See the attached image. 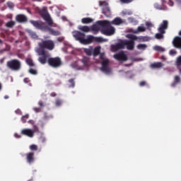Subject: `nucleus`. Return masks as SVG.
Listing matches in <instances>:
<instances>
[{
    "label": "nucleus",
    "instance_id": "774afa93",
    "mask_svg": "<svg viewBox=\"0 0 181 181\" xmlns=\"http://www.w3.org/2000/svg\"><path fill=\"white\" fill-rule=\"evenodd\" d=\"M46 141V139L44 138L42 139V142H45Z\"/></svg>",
    "mask_w": 181,
    "mask_h": 181
},
{
    "label": "nucleus",
    "instance_id": "1a4fd4ad",
    "mask_svg": "<svg viewBox=\"0 0 181 181\" xmlns=\"http://www.w3.org/2000/svg\"><path fill=\"white\" fill-rule=\"evenodd\" d=\"M102 67L101 70L104 73H111V69H110V59H105L104 61H102L101 62Z\"/></svg>",
    "mask_w": 181,
    "mask_h": 181
},
{
    "label": "nucleus",
    "instance_id": "79ce46f5",
    "mask_svg": "<svg viewBox=\"0 0 181 181\" xmlns=\"http://www.w3.org/2000/svg\"><path fill=\"white\" fill-rule=\"evenodd\" d=\"M62 102L61 100H57L55 102V105H57V107H60V105H62Z\"/></svg>",
    "mask_w": 181,
    "mask_h": 181
},
{
    "label": "nucleus",
    "instance_id": "69168bd1",
    "mask_svg": "<svg viewBox=\"0 0 181 181\" xmlns=\"http://www.w3.org/2000/svg\"><path fill=\"white\" fill-rule=\"evenodd\" d=\"M161 59H162V60H166V58H165V57H163V56L161 57Z\"/></svg>",
    "mask_w": 181,
    "mask_h": 181
},
{
    "label": "nucleus",
    "instance_id": "ea45409f",
    "mask_svg": "<svg viewBox=\"0 0 181 181\" xmlns=\"http://www.w3.org/2000/svg\"><path fill=\"white\" fill-rule=\"evenodd\" d=\"M176 65L181 66V56H179L176 60Z\"/></svg>",
    "mask_w": 181,
    "mask_h": 181
},
{
    "label": "nucleus",
    "instance_id": "473e14b6",
    "mask_svg": "<svg viewBox=\"0 0 181 181\" xmlns=\"http://www.w3.org/2000/svg\"><path fill=\"white\" fill-rule=\"evenodd\" d=\"M154 50H156V52H165V48H163L160 46L156 45L154 47Z\"/></svg>",
    "mask_w": 181,
    "mask_h": 181
},
{
    "label": "nucleus",
    "instance_id": "393cba45",
    "mask_svg": "<svg viewBox=\"0 0 181 181\" xmlns=\"http://www.w3.org/2000/svg\"><path fill=\"white\" fill-rule=\"evenodd\" d=\"M79 30H81L82 32H86V33H88V32H90V30H91L90 27H88L87 25L80 26Z\"/></svg>",
    "mask_w": 181,
    "mask_h": 181
},
{
    "label": "nucleus",
    "instance_id": "5701e85b",
    "mask_svg": "<svg viewBox=\"0 0 181 181\" xmlns=\"http://www.w3.org/2000/svg\"><path fill=\"white\" fill-rule=\"evenodd\" d=\"M92 37L91 43H93V42H98V43H103V42H105V40L101 37H94L92 35Z\"/></svg>",
    "mask_w": 181,
    "mask_h": 181
},
{
    "label": "nucleus",
    "instance_id": "c756f323",
    "mask_svg": "<svg viewBox=\"0 0 181 181\" xmlns=\"http://www.w3.org/2000/svg\"><path fill=\"white\" fill-rule=\"evenodd\" d=\"M68 83H69V87L74 88L76 87V82L74 81V78H71L68 81Z\"/></svg>",
    "mask_w": 181,
    "mask_h": 181
},
{
    "label": "nucleus",
    "instance_id": "c85d7f7f",
    "mask_svg": "<svg viewBox=\"0 0 181 181\" xmlns=\"http://www.w3.org/2000/svg\"><path fill=\"white\" fill-rule=\"evenodd\" d=\"M146 47H148V45H146L145 44H139L137 45L138 50H146Z\"/></svg>",
    "mask_w": 181,
    "mask_h": 181
},
{
    "label": "nucleus",
    "instance_id": "0e129e2a",
    "mask_svg": "<svg viewBox=\"0 0 181 181\" xmlns=\"http://www.w3.org/2000/svg\"><path fill=\"white\" fill-rule=\"evenodd\" d=\"M1 90H2V83H1V82H0V91H1Z\"/></svg>",
    "mask_w": 181,
    "mask_h": 181
},
{
    "label": "nucleus",
    "instance_id": "de8ad7c7",
    "mask_svg": "<svg viewBox=\"0 0 181 181\" xmlns=\"http://www.w3.org/2000/svg\"><path fill=\"white\" fill-rule=\"evenodd\" d=\"M31 37H33V39H37V35H36L35 33H32Z\"/></svg>",
    "mask_w": 181,
    "mask_h": 181
},
{
    "label": "nucleus",
    "instance_id": "7ed1b4c3",
    "mask_svg": "<svg viewBox=\"0 0 181 181\" xmlns=\"http://www.w3.org/2000/svg\"><path fill=\"white\" fill-rule=\"evenodd\" d=\"M97 25L100 26V32L105 36H112L115 33V28L111 25V22L107 20L97 21Z\"/></svg>",
    "mask_w": 181,
    "mask_h": 181
},
{
    "label": "nucleus",
    "instance_id": "cd10ccee",
    "mask_svg": "<svg viewBox=\"0 0 181 181\" xmlns=\"http://www.w3.org/2000/svg\"><path fill=\"white\" fill-rule=\"evenodd\" d=\"M83 52L87 54V56H92L93 54V49L91 48H85Z\"/></svg>",
    "mask_w": 181,
    "mask_h": 181
},
{
    "label": "nucleus",
    "instance_id": "7c9ffc66",
    "mask_svg": "<svg viewBox=\"0 0 181 181\" xmlns=\"http://www.w3.org/2000/svg\"><path fill=\"white\" fill-rule=\"evenodd\" d=\"M25 62H26L27 64L30 66V67L35 66V63H33V60L32 59L28 58L26 59Z\"/></svg>",
    "mask_w": 181,
    "mask_h": 181
},
{
    "label": "nucleus",
    "instance_id": "39448f33",
    "mask_svg": "<svg viewBox=\"0 0 181 181\" xmlns=\"http://www.w3.org/2000/svg\"><path fill=\"white\" fill-rule=\"evenodd\" d=\"M6 67L12 71H19L22 69V62L19 59H11L6 62Z\"/></svg>",
    "mask_w": 181,
    "mask_h": 181
},
{
    "label": "nucleus",
    "instance_id": "4468645a",
    "mask_svg": "<svg viewBox=\"0 0 181 181\" xmlns=\"http://www.w3.org/2000/svg\"><path fill=\"white\" fill-rule=\"evenodd\" d=\"M22 135H25V136H28L29 138H33L35 135V131L30 129H23L21 131Z\"/></svg>",
    "mask_w": 181,
    "mask_h": 181
},
{
    "label": "nucleus",
    "instance_id": "052dcab7",
    "mask_svg": "<svg viewBox=\"0 0 181 181\" xmlns=\"http://www.w3.org/2000/svg\"><path fill=\"white\" fill-rule=\"evenodd\" d=\"M177 4H181V0H175Z\"/></svg>",
    "mask_w": 181,
    "mask_h": 181
},
{
    "label": "nucleus",
    "instance_id": "a878e982",
    "mask_svg": "<svg viewBox=\"0 0 181 181\" xmlns=\"http://www.w3.org/2000/svg\"><path fill=\"white\" fill-rule=\"evenodd\" d=\"M92 54L95 57V56H98L100 54V47H96L94 49H92Z\"/></svg>",
    "mask_w": 181,
    "mask_h": 181
},
{
    "label": "nucleus",
    "instance_id": "c03bdc74",
    "mask_svg": "<svg viewBox=\"0 0 181 181\" xmlns=\"http://www.w3.org/2000/svg\"><path fill=\"white\" fill-rule=\"evenodd\" d=\"M132 1L134 0H120V2H122V4H130Z\"/></svg>",
    "mask_w": 181,
    "mask_h": 181
},
{
    "label": "nucleus",
    "instance_id": "338daca9",
    "mask_svg": "<svg viewBox=\"0 0 181 181\" xmlns=\"http://www.w3.org/2000/svg\"><path fill=\"white\" fill-rule=\"evenodd\" d=\"M2 43H4V41H2V40L0 39V45H2Z\"/></svg>",
    "mask_w": 181,
    "mask_h": 181
},
{
    "label": "nucleus",
    "instance_id": "f3484780",
    "mask_svg": "<svg viewBox=\"0 0 181 181\" xmlns=\"http://www.w3.org/2000/svg\"><path fill=\"white\" fill-rule=\"evenodd\" d=\"M16 19L17 22L22 23V22H28V18L23 14H18L16 16Z\"/></svg>",
    "mask_w": 181,
    "mask_h": 181
},
{
    "label": "nucleus",
    "instance_id": "bb28decb",
    "mask_svg": "<svg viewBox=\"0 0 181 181\" xmlns=\"http://www.w3.org/2000/svg\"><path fill=\"white\" fill-rule=\"evenodd\" d=\"M146 30V28H145V27L139 26L137 28V30L133 31V33H139L141 32H145Z\"/></svg>",
    "mask_w": 181,
    "mask_h": 181
},
{
    "label": "nucleus",
    "instance_id": "2eb2a0df",
    "mask_svg": "<svg viewBox=\"0 0 181 181\" xmlns=\"http://www.w3.org/2000/svg\"><path fill=\"white\" fill-rule=\"evenodd\" d=\"M45 32H49V35H52V36H60L62 35V33L59 30H56L50 27H47V30Z\"/></svg>",
    "mask_w": 181,
    "mask_h": 181
},
{
    "label": "nucleus",
    "instance_id": "f257e3e1",
    "mask_svg": "<svg viewBox=\"0 0 181 181\" xmlns=\"http://www.w3.org/2000/svg\"><path fill=\"white\" fill-rule=\"evenodd\" d=\"M126 37L129 40H123L115 45H112V50H119V49H125L127 50H134L135 49V42H146V37H138L134 34H127Z\"/></svg>",
    "mask_w": 181,
    "mask_h": 181
},
{
    "label": "nucleus",
    "instance_id": "6e6552de",
    "mask_svg": "<svg viewBox=\"0 0 181 181\" xmlns=\"http://www.w3.org/2000/svg\"><path fill=\"white\" fill-rule=\"evenodd\" d=\"M30 23L33 25L36 29H40V30H43L44 32H46L47 27L49 26L41 21H31Z\"/></svg>",
    "mask_w": 181,
    "mask_h": 181
},
{
    "label": "nucleus",
    "instance_id": "ddd939ff",
    "mask_svg": "<svg viewBox=\"0 0 181 181\" xmlns=\"http://www.w3.org/2000/svg\"><path fill=\"white\" fill-rule=\"evenodd\" d=\"M179 35L181 36V30L179 32ZM174 47L181 49V37H175L173 41Z\"/></svg>",
    "mask_w": 181,
    "mask_h": 181
},
{
    "label": "nucleus",
    "instance_id": "603ef678",
    "mask_svg": "<svg viewBox=\"0 0 181 181\" xmlns=\"http://www.w3.org/2000/svg\"><path fill=\"white\" fill-rule=\"evenodd\" d=\"M168 5H170V6H173L174 5L173 1L172 0H169Z\"/></svg>",
    "mask_w": 181,
    "mask_h": 181
},
{
    "label": "nucleus",
    "instance_id": "f8f14e48",
    "mask_svg": "<svg viewBox=\"0 0 181 181\" xmlns=\"http://www.w3.org/2000/svg\"><path fill=\"white\" fill-rule=\"evenodd\" d=\"M25 158H26V162L29 165H33V163H35V153L33 152H29L25 154Z\"/></svg>",
    "mask_w": 181,
    "mask_h": 181
},
{
    "label": "nucleus",
    "instance_id": "412c9836",
    "mask_svg": "<svg viewBox=\"0 0 181 181\" xmlns=\"http://www.w3.org/2000/svg\"><path fill=\"white\" fill-rule=\"evenodd\" d=\"M81 22L83 25H88V23H93V22H94V20L90 17H87L82 18Z\"/></svg>",
    "mask_w": 181,
    "mask_h": 181
},
{
    "label": "nucleus",
    "instance_id": "3c124183",
    "mask_svg": "<svg viewBox=\"0 0 181 181\" xmlns=\"http://www.w3.org/2000/svg\"><path fill=\"white\" fill-rule=\"evenodd\" d=\"M64 40V37H59L57 38L58 42H63Z\"/></svg>",
    "mask_w": 181,
    "mask_h": 181
},
{
    "label": "nucleus",
    "instance_id": "aec40b11",
    "mask_svg": "<svg viewBox=\"0 0 181 181\" xmlns=\"http://www.w3.org/2000/svg\"><path fill=\"white\" fill-rule=\"evenodd\" d=\"M103 13L105 14L107 18H110L111 16V9L110 8V6L104 7L103 8Z\"/></svg>",
    "mask_w": 181,
    "mask_h": 181
},
{
    "label": "nucleus",
    "instance_id": "4be33fe9",
    "mask_svg": "<svg viewBox=\"0 0 181 181\" xmlns=\"http://www.w3.org/2000/svg\"><path fill=\"white\" fill-rule=\"evenodd\" d=\"M122 23V19H121L119 17L115 18L112 22H110V25H119Z\"/></svg>",
    "mask_w": 181,
    "mask_h": 181
},
{
    "label": "nucleus",
    "instance_id": "0eeeda50",
    "mask_svg": "<svg viewBox=\"0 0 181 181\" xmlns=\"http://www.w3.org/2000/svg\"><path fill=\"white\" fill-rule=\"evenodd\" d=\"M40 15L44 21L47 22L49 26H53V21L52 20V18H50V15L47 13V11L45 9L41 10L40 11Z\"/></svg>",
    "mask_w": 181,
    "mask_h": 181
},
{
    "label": "nucleus",
    "instance_id": "72a5a7b5",
    "mask_svg": "<svg viewBox=\"0 0 181 181\" xmlns=\"http://www.w3.org/2000/svg\"><path fill=\"white\" fill-rule=\"evenodd\" d=\"M165 33H156L155 35L156 39H163V35H165Z\"/></svg>",
    "mask_w": 181,
    "mask_h": 181
},
{
    "label": "nucleus",
    "instance_id": "2f4dec72",
    "mask_svg": "<svg viewBox=\"0 0 181 181\" xmlns=\"http://www.w3.org/2000/svg\"><path fill=\"white\" fill-rule=\"evenodd\" d=\"M99 25H93L91 27H90V29L91 30H93V32H99L100 31V28L98 27Z\"/></svg>",
    "mask_w": 181,
    "mask_h": 181
},
{
    "label": "nucleus",
    "instance_id": "4d7b16f0",
    "mask_svg": "<svg viewBox=\"0 0 181 181\" xmlns=\"http://www.w3.org/2000/svg\"><path fill=\"white\" fill-rule=\"evenodd\" d=\"M5 62V57L0 59V64H4V62Z\"/></svg>",
    "mask_w": 181,
    "mask_h": 181
},
{
    "label": "nucleus",
    "instance_id": "20e7f679",
    "mask_svg": "<svg viewBox=\"0 0 181 181\" xmlns=\"http://www.w3.org/2000/svg\"><path fill=\"white\" fill-rule=\"evenodd\" d=\"M74 37L76 40H78L80 43H82V45H90L93 40V35H88L86 39V34L80 31H76L74 33Z\"/></svg>",
    "mask_w": 181,
    "mask_h": 181
},
{
    "label": "nucleus",
    "instance_id": "b1692460",
    "mask_svg": "<svg viewBox=\"0 0 181 181\" xmlns=\"http://www.w3.org/2000/svg\"><path fill=\"white\" fill-rule=\"evenodd\" d=\"M180 83V77L179 76H175L174 77V81L171 84V87H176V84H179Z\"/></svg>",
    "mask_w": 181,
    "mask_h": 181
},
{
    "label": "nucleus",
    "instance_id": "a19ab883",
    "mask_svg": "<svg viewBox=\"0 0 181 181\" xmlns=\"http://www.w3.org/2000/svg\"><path fill=\"white\" fill-rule=\"evenodd\" d=\"M100 60H102V62L107 59H105V54H104V53H101L100 54Z\"/></svg>",
    "mask_w": 181,
    "mask_h": 181
},
{
    "label": "nucleus",
    "instance_id": "a18cd8bd",
    "mask_svg": "<svg viewBox=\"0 0 181 181\" xmlns=\"http://www.w3.org/2000/svg\"><path fill=\"white\" fill-rule=\"evenodd\" d=\"M177 52H176V50H175V49H171V50H170V54L171 55V56H175V54H176Z\"/></svg>",
    "mask_w": 181,
    "mask_h": 181
},
{
    "label": "nucleus",
    "instance_id": "864d4df0",
    "mask_svg": "<svg viewBox=\"0 0 181 181\" xmlns=\"http://www.w3.org/2000/svg\"><path fill=\"white\" fill-rule=\"evenodd\" d=\"M14 136H15V138H22V136L21 135H19L18 133H16L14 134Z\"/></svg>",
    "mask_w": 181,
    "mask_h": 181
},
{
    "label": "nucleus",
    "instance_id": "09e8293b",
    "mask_svg": "<svg viewBox=\"0 0 181 181\" xmlns=\"http://www.w3.org/2000/svg\"><path fill=\"white\" fill-rule=\"evenodd\" d=\"M35 112H40V107H33Z\"/></svg>",
    "mask_w": 181,
    "mask_h": 181
},
{
    "label": "nucleus",
    "instance_id": "dca6fc26",
    "mask_svg": "<svg viewBox=\"0 0 181 181\" xmlns=\"http://www.w3.org/2000/svg\"><path fill=\"white\" fill-rule=\"evenodd\" d=\"M81 64V61H78L76 62H74L71 66L73 67V69H75V70H84V66Z\"/></svg>",
    "mask_w": 181,
    "mask_h": 181
},
{
    "label": "nucleus",
    "instance_id": "bf43d9fd",
    "mask_svg": "<svg viewBox=\"0 0 181 181\" xmlns=\"http://www.w3.org/2000/svg\"><path fill=\"white\" fill-rule=\"evenodd\" d=\"M28 124H31V125H33V124H35V122L33 120H29Z\"/></svg>",
    "mask_w": 181,
    "mask_h": 181
},
{
    "label": "nucleus",
    "instance_id": "9b49d317",
    "mask_svg": "<svg viewBox=\"0 0 181 181\" xmlns=\"http://www.w3.org/2000/svg\"><path fill=\"white\" fill-rule=\"evenodd\" d=\"M113 57L115 60H118L119 62H127V60H128V57H127V54H125L124 52H120L115 54Z\"/></svg>",
    "mask_w": 181,
    "mask_h": 181
},
{
    "label": "nucleus",
    "instance_id": "37998d69",
    "mask_svg": "<svg viewBox=\"0 0 181 181\" xmlns=\"http://www.w3.org/2000/svg\"><path fill=\"white\" fill-rule=\"evenodd\" d=\"M146 85H147V83H146V81H141V82L139 83L140 87H144V86H146Z\"/></svg>",
    "mask_w": 181,
    "mask_h": 181
},
{
    "label": "nucleus",
    "instance_id": "4c0bfd02",
    "mask_svg": "<svg viewBox=\"0 0 181 181\" xmlns=\"http://www.w3.org/2000/svg\"><path fill=\"white\" fill-rule=\"evenodd\" d=\"M30 151H37V145L32 144L30 146Z\"/></svg>",
    "mask_w": 181,
    "mask_h": 181
},
{
    "label": "nucleus",
    "instance_id": "a211bd4d",
    "mask_svg": "<svg viewBox=\"0 0 181 181\" xmlns=\"http://www.w3.org/2000/svg\"><path fill=\"white\" fill-rule=\"evenodd\" d=\"M81 63H83V67H88V66H90V58L87 57H83V59L81 60Z\"/></svg>",
    "mask_w": 181,
    "mask_h": 181
},
{
    "label": "nucleus",
    "instance_id": "5fc2aeb1",
    "mask_svg": "<svg viewBox=\"0 0 181 181\" xmlns=\"http://www.w3.org/2000/svg\"><path fill=\"white\" fill-rule=\"evenodd\" d=\"M38 105H39L40 107H43V102H42V100H40V101L38 102Z\"/></svg>",
    "mask_w": 181,
    "mask_h": 181
},
{
    "label": "nucleus",
    "instance_id": "8fccbe9b",
    "mask_svg": "<svg viewBox=\"0 0 181 181\" xmlns=\"http://www.w3.org/2000/svg\"><path fill=\"white\" fill-rule=\"evenodd\" d=\"M24 83H25L26 84L30 83V80L29 79V78H25L23 80Z\"/></svg>",
    "mask_w": 181,
    "mask_h": 181
},
{
    "label": "nucleus",
    "instance_id": "49530a36",
    "mask_svg": "<svg viewBox=\"0 0 181 181\" xmlns=\"http://www.w3.org/2000/svg\"><path fill=\"white\" fill-rule=\"evenodd\" d=\"M146 26H147V28H152L153 25L152 23L151 22H146Z\"/></svg>",
    "mask_w": 181,
    "mask_h": 181
},
{
    "label": "nucleus",
    "instance_id": "f704fd0d",
    "mask_svg": "<svg viewBox=\"0 0 181 181\" xmlns=\"http://www.w3.org/2000/svg\"><path fill=\"white\" fill-rule=\"evenodd\" d=\"M15 21H8L6 23V28H13Z\"/></svg>",
    "mask_w": 181,
    "mask_h": 181
},
{
    "label": "nucleus",
    "instance_id": "58836bf2",
    "mask_svg": "<svg viewBox=\"0 0 181 181\" xmlns=\"http://www.w3.org/2000/svg\"><path fill=\"white\" fill-rule=\"evenodd\" d=\"M29 73L30 74L36 75V74H37V71H36V69H29Z\"/></svg>",
    "mask_w": 181,
    "mask_h": 181
},
{
    "label": "nucleus",
    "instance_id": "f03ea898",
    "mask_svg": "<svg viewBox=\"0 0 181 181\" xmlns=\"http://www.w3.org/2000/svg\"><path fill=\"white\" fill-rule=\"evenodd\" d=\"M39 48L37 49L38 56V62L41 64H46L47 63V59L50 57V53L47 50H53L54 49V42L52 40H42L38 44Z\"/></svg>",
    "mask_w": 181,
    "mask_h": 181
},
{
    "label": "nucleus",
    "instance_id": "423d86ee",
    "mask_svg": "<svg viewBox=\"0 0 181 181\" xmlns=\"http://www.w3.org/2000/svg\"><path fill=\"white\" fill-rule=\"evenodd\" d=\"M47 63L50 66V67H53L54 69H57L62 66V59L60 57H49L47 59Z\"/></svg>",
    "mask_w": 181,
    "mask_h": 181
},
{
    "label": "nucleus",
    "instance_id": "9d476101",
    "mask_svg": "<svg viewBox=\"0 0 181 181\" xmlns=\"http://www.w3.org/2000/svg\"><path fill=\"white\" fill-rule=\"evenodd\" d=\"M169 28V21L168 20H164L163 22L160 23L158 30L159 33H166V29Z\"/></svg>",
    "mask_w": 181,
    "mask_h": 181
},
{
    "label": "nucleus",
    "instance_id": "6e6d98bb",
    "mask_svg": "<svg viewBox=\"0 0 181 181\" xmlns=\"http://www.w3.org/2000/svg\"><path fill=\"white\" fill-rule=\"evenodd\" d=\"M56 95H57V94L54 92H52V93H50L51 97H56Z\"/></svg>",
    "mask_w": 181,
    "mask_h": 181
},
{
    "label": "nucleus",
    "instance_id": "e2e57ef3",
    "mask_svg": "<svg viewBox=\"0 0 181 181\" xmlns=\"http://www.w3.org/2000/svg\"><path fill=\"white\" fill-rule=\"evenodd\" d=\"M8 98H9V96H8V95H5V96H4V99H5V100H8Z\"/></svg>",
    "mask_w": 181,
    "mask_h": 181
},
{
    "label": "nucleus",
    "instance_id": "c9c22d12",
    "mask_svg": "<svg viewBox=\"0 0 181 181\" xmlns=\"http://www.w3.org/2000/svg\"><path fill=\"white\" fill-rule=\"evenodd\" d=\"M99 6H105V8H107V6H108V2L99 1Z\"/></svg>",
    "mask_w": 181,
    "mask_h": 181
},
{
    "label": "nucleus",
    "instance_id": "6ab92c4d",
    "mask_svg": "<svg viewBox=\"0 0 181 181\" xmlns=\"http://www.w3.org/2000/svg\"><path fill=\"white\" fill-rule=\"evenodd\" d=\"M151 69H162L163 64L162 62H154L150 64Z\"/></svg>",
    "mask_w": 181,
    "mask_h": 181
},
{
    "label": "nucleus",
    "instance_id": "e433bc0d",
    "mask_svg": "<svg viewBox=\"0 0 181 181\" xmlns=\"http://www.w3.org/2000/svg\"><path fill=\"white\" fill-rule=\"evenodd\" d=\"M26 119H29V115L27 114L21 117V121L23 124L26 122Z\"/></svg>",
    "mask_w": 181,
    "mask_h": 181
},
{
    "label": "nucleus",
    "instance_id": "680f3d73",
    "mask_svg": "<svg viewBox=\"0 0 181 181\" xmlns=\"http://www.w3.org/2000/svg\"><path fill=\"white\" fill-rule=\"evenodd\" d=\"M155 7H156L157 9H162V8L158 7V4H156V5H155Z\"/></svg>",
    "mask_w": 181,
    "mask_h": 181
},
{
    "label": "nucleus",
    "instance_id": "13d9d810",
    "mask_svg": "<svg viewBox=\"0 0 181 181\" xmlns=\"http://www.w3.org/2000/svg\"><path fill=\"white\" fill-rule=\"evenodd\" d=\"M7 5L9 8H13V4L12 3H8Z\"/></svg>",
    "mask_w": 181,
    "mask_h": 181
}]
</instances>
